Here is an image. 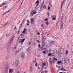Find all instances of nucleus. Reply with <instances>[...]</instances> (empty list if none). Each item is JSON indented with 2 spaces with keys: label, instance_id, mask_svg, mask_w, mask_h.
I'll use <instances>...</instances> for the list:
<instances>
[{
  "label": "nucleus",
  "instance_id": "f257e3e1",
  "mask_svg": "<svg viewBox=\"0 0 73 73\" xmlns=\"http://www.w3.org/2000/svg\"><path fill=\"white\" fill-rule=\"evenodd\" d=\"M8 70H9V67L8 66L6 67L5 69V73H8Z\"/></svg>",
  "mask_w": 73,
  "mask_h": 73
},
{
  "label": "nucleus",
  "instance_id": "f03ea898",
  "mask_svg": "<svg viewBox=\"0 0 73 73\" xmlns=\"http://www.w3.org/2000/svg\"><path fill=\"white\" fill-rule=\"evenodd\" d=\"M27 31V28H25V29H24V31L22 33V34H20V35L19 37H20V36H23L22 35H23V33H25L26 32V31Z\"/></svg>",
  "mask_w": 73,
  "mask_h": 73
},
{
  "label": "nucleus",
  "instance_id": "7ed1b4c3",
  "mask_svg": "<svg viewBox=\"0 0 73 73\" xmlns=\"http://www.w3.org/2000/svg\"><path fill=\"white\" fill-rule=\"evenodd\" d=\"M13 38H12L11 39H10L9 41V44H11L12 43V42H13Z\"/></svg>",
  "mask_w": 73,
  "mask_h": 73
},
{
  "label": "nucleus",
  "instance_id": "20e7f679",
  "mask_svg": "<svg viewBox=\"0 0 73 73\" xmlns=\"http://www.w3.org/2000/svg\"><path fill=\"white\" fill-rule=\"evenodd\" d=\"M19 61L18 60H17L16 62L15 63V65L16 66H18V64H19Z\"/></svg>",
  "mask_w": 73,
  "mask_h": 73
},
{
  "label": "nucleus",
  "instance_id": "39448f33",
  "mask_svg": "<svg viewBox=\"0 0 73 73\" xmlns=\"http://www.w3.org/2000/svg\"><path fill=\"white\" fill-rule=\"evenodd\" d=\"M31 23L32 24H34V18H32L31 20Z\"/></svg>",
  "mask_w": 73,
  "mask_h": 73
},
{
  "label": "nucleus",
  "instance_id": "423d86ee",
  "mask_svg": "<svg viewBox=\"0 0 73 73\" xmlns=\"http://www.w3.org/2000/svg\"><path fill=\"white\" fill-rule=\"evenodd\" d=\"M33 15H34L33 13V11L32 10L31 12L30 15L31 16H33Z\"/></svg>",
  "mask_w": 73,
  "mask_h": 73
},
{
  "label": "nucleus",
  "instance_id": "0eeeda50",
  "mask_svg": "<svg viewBox=\"0 0 73 73\" xmlns=\"http://www.w3.org/2000/svg\"><path fill=\"white\" fill-rule=\"evenodd\" d=\"M9 72L11 73H12L13 72V69H10Z\"/></svg>",
  "mask_w": 73,
  "mask_h": 73
},
{
  "label": "nucleus",
  "instance_id": "6e6552de",
  "mask_svg": "<svg viewBox=\"0 0 73 73\" xmlns=\"http://www.w3.org/2000/svg\"><path fill=\"white\" fill-rule=\"evenodd\" d=\"M32 66H31V67H30V70H29V73H31L32 72Z\"/></svg>",
  "mask_w": 73,
  "mask_h": 73
},
{
  "label": "nucleus",
  "instance_id": "1a4fd4ad",
  "mask_svg": "<svg viewBox=\"0 0 73 73\" xmlns=\"http://www.w3.org/2000/svg\"><path fill=\"white\" fill-rule=\"evenodd\" d=\"M20 50H18L17 51H16V52H15V55H17V54H18V53L19 52V51H20Z\"/></svg>",
  "mask_w": 73,
  "mask_h": 73
},
{
  "label": "nucleus",
  "instance_id": "9d476101",
  "mask_svg": "<svg viewBox=\"0 0 73 73\" xmlns=\"http://www.w3.org/2000/svg\"><path fill=\"white\" fill-rule=\"evenodd\" d=\"M36 3L37 6L38 7V3H39V1H38V0H37L35 3V4Z\"/></svg>",
  "mask_w": 73,
  "mask_h": 73
},
{
  "label": "nucleus",
  "instance_id": "9b49d317",
  "mask_svg": "<svg viewBox=\"0 0 73 73\" xmlns=\"http://www.w3.org/2000/svg\"><path fill=\"white\" fill-rule=\"evenodd\" d=\"M64 4V1H63L61 4V9H62V6Z\"/></svg>",
  "mask_w": 73,
  "mask_h": 73
},
{
  "label": "nucleus",
  "instance_id": "f8f14e48",
  "mask_svg": "<svg viewBox=\"0 0 73 73\" xmlns=\"http://www.w3.org/2000/svg\"><path fill=\"white\" fill-rule=\"evenodd\" d=\"M25 56V55L24 54H23L21 55V58H24Z\"/></svg>",
  "mask_w": 73,
  "mask_h": 73
},
{
  "label": "nucleus",
  "instance_id": "ddd939ff",
  "mask_svg": "<svg viewBox=\"0 0 73 73\" xmlns=\"http://www.w3.org/2000/svg\"><path fill=\"white\" fill-rule=\"evenodd\" d=\"M57 63L58 64V65H59V64H61V61L60 60H59L57 62Z\"/></svg>",
  "mask_w": 73,
  "mask_h": 73
},
{
  "label": "nucleus",
  "instance_id": "4468645a",
  "mask_svg": "<svg viewBox=\"0 0 73 73\" xmlns=\"http://www.w3.org/2000/svg\"><path fill=\"white\" fill-rule=\"evenodd\" d=\"M9 10H8V11H7L5 12V13H4L3 15H5L6 13H8V12H9Z\"/></svg>",
  "mask_w": 73,
  "mask_h": 73
},
{
  "label": "nucleus",
  "instance_id": "2eb2a0df",
  "mask_svg": "<svg viewBox=\"0 0 73 73\" xmlns=\"http://www.w3.org/2000/svg\"><path fill=\"white\" fill-rule=\"evenodd\" d=\"M64 25V24L63 23H62L61 26V27L60 28V29H62V28H63V25Z\"/></svg>",
  "mask_w": 73,
  "mask_h": 73
},
{
  "label": "nucleus",
  "instance_id": "dca6fc26",
  "mask_svg": "<svg viewBox=\"0 0 73 73\" xmlns=\"http://www.w3.org/2000/svg\"><path fill=\"white\" fill-rule=\"evenodd\" d=\"M52 54L51 53H49L48 54V56H52Z\"/></svg>",
  "mask_w": 73,
  "mask_h": 73
},
{
  "label": "nucleus",
  "instance_id": "f3484780",
  "mask_svg": "<svg viewBox=\"0 0 73 73\" xmlns=\"http://www.w3.org/2000/svg\"><path fill=\"white\" fill-rule=\"evenodd\" d=\"M45 24H46V25H49V22L48 21H46L45 22Z\"/></svg>",
  "mask_w": 73,
  "mask_h": 73
},
{
  "label": "nucleus",
  "instance_id": "a211bd4d",
  "mask_svg": "<svg viewBox=\"0 0 73 73\" xmlns=\"http://www.w3.org/2000/svg\"><path fill=\"white\" fill-rule=\"evenodd\" d=\"M25 38H24L23 39H22L21 40V42H24L25 41Z\"/></svg>",
  "mask_w": 73,
  "mask_h": 73
},
{
  "label": "nucleus",
  "instance_id": "6ab92c4d",
  "mask_svg": "<svg viewBox=\"0 0 73 73\" xmlns=\"http://www.w3.org/2000/svg\"><path fill=\"white\" fill-rule=\"evenodd\" d=\"M48 20V18H47L46 19H44V21H47Z\"/></svg>",
  "mask_w": 73,
  "mask_h": 73
},
{
  "label": "nucleus",
  "instance_id": "aec40b11",
  "mask_svg": "<svg viewBox=\"0 0 73 73\" xmlns=\"http://www.w3.org/2000/svg\"><path fill=\"white\" fill-rule=\"evenodd\" d=\"M52 19L53 20H56V17H53L52 18Z\"/></svg>",
  "mask_w": 73,
  "mask_h": 73
},
{
  "label": "nucleus",
  "instance_id": "412c9836",
  "mask_svg": "<svg viewBox=\"0 0 73 73\" xmlns=\"http://www.w3.org/2000/svg\"><path fill=\"white\" fill-rule=\"evenodd\" d=\"M45 41H44H44H42V44H43V45H45Z\"/></svg>",
  "mask_w": 73,
  "mask_h": 73
},
{
  "label": "nucleus",
  "instance_id": "4be33fe9",
  "mask_svg": "<svg viewBox=\"0 0 73 73\" xmlns=\"http://www.w3.org/2000/svg\"><path fill=\"white\" fill-rule=\"evenodd\" d=\"M25 19H24L22 21V22L21 24L22 25H23V23H24V21H25Z\"/></svg>",
  "mask_w": 73,
  "mask_h": 73
},
{
  "label": "nucleus",
  "instance_id": "5701e85b",
  "mask_svg": "<svg viewBox=\"0 0 73 73\" xmlns=\"http://www.w3.org/2000/svg\"><path fill=\"white\" fill-rule=\"evenodd\" d=\"M22 25H22L21 24L20 25V27H19V30H20V29H21V27H22Z\"/></svg>",
  "mask_w": 73,
  "mask_h": 73
},
{
  "label": "nucleus",
  "instance_id": "b1692460",
  "mask_svg": "<svg viewBox=\"0 0 73 73\" xmlns=\"http://www.w3.org/2000/svg\"><path fill=\"white\" fill-rule=\"evenodd\" d=\"M64 62H65V63H66V58H64Z\"/></svg>",
  "mask_w": 73,
  "mask_h": 73
},
{
  "label": "nucleus",
  "instance_id": "393cba45",
  "mask_svg": "<svg viewBox=\"0 0 73 73\" xmlns=\"http://www.w3.org/2000/svg\"><path fill=\"white\" fill-rule=\"evenodd\" d=\"M41 7H42V8H44V7H45V5H42Z\"/></svg>",
  "mask_w": 73,
  "mask_h": 73
},
{
  "label": "nucleus",
  "instance_id": "a878e982",
  "mask_svg": "<svg viewBox=\"0 0 73 73\" xmlns=\"http://www.w3.org/2000/svg\"><path fill=\"white\" fill-rule=\"evenodd\" d=\"M7 3H4L3 4H2V5H7Z\"/></svg>",
  "mask_w": 73,
  "mask_h": 73
},
{
  "label": "nucleus",
  "instance_id": "bb28decb",
  "mask_svg": "<svg viewBox=\"0 0 73 73\" xmlns=\"http://www.w3.org/2000/svg\"><path fill=\"white\" fill-rule=\"evenodd\" d=\"M41 48V49L42 48V49H43V50H45V49H46V48H43V47H42Z\"/></svg>",
  "mask_w": 73,
  "mask_h": 73
},
{
  "label": "nucleus",
  "instance_id": "cd10ccee",
  "mask_svg": "<svg viewBox=\"0 0 73 73\" xmlns=\"http://www.w3.org/2000/svg\"><path fill=\"white\" fill-rule=\"evenodd\" d=\"M43 53H44V54H46V51H42Z\"/></svg>",
  "mask_w": 73,
  "mask_h": 73
},
{
  "label": "nucleus",
  "instance_id": "c85d7f7f",
  "mask_svg": "<svg viewBox=\"0 0 73 73\" xmlns=\"http://www.w3.org/2000/svg\"><path fill=\"white\" fill-rule=\"evenodd\" d=\"M54 62L53 60L51 62V64H54Z\"/></svg>",
  "mask_w": 73,
  "mask_h": 73
},
{
  "label": "nucleus",
  "instance_id": "c756f323",
  "mask_svg": "<svg viewBox=\"0 0 73 73\" xmlns=\"http://www.w3.org/2000/svg\"><path fill=\"white\" fill-rule=\"evenodd\" d=\"M68 50H67L66 51V54H68Z\"/></svg>",
  "mask_w": 73,
  "mask_h": 73
},
{
  "label": "nucleus",
  "instance_id": "7c9ffc66",
  "mask_svg": "<svg viewBox=\"0 0 73 73\" xmlns=\"http://www.w3.org/2000/svg\"><path fill=\"white\" fill-rule=\"evenodd\" d=\"M37 41L38 43H40L41 42V41H39V40H37Z\"/></svg>",
  "mask_w": 73,
  "mask_h": 73
},
{
  "label": "nucleus",
  "instance_id": "2f4dec72",
  "mask_svg": "<svg viewBox=\"0 0 73 73\" xmlns=\"http://www.w3.org/2000/svg\"><path fill=\"white\" fill-rule=\"evenodd\" d=\"M34 14H36V13H37V12L36 11H33Z\"/></svg>",
  "mask_w": 73,
  "mask_h": 73
},
{
  "label": "nucleus",
  "instance_id": "473e14b6",
  "mask_svg": "<svg viewBox=\"0 0 73 73\" xmlns=\"http://www.w3.org/2000/svg\"><path fill=\"white\" fill-rule=\"evenodd\" d=\"M27 21L28 23H30V21H29V20H27Z\"/></svg>",
  "mask_w": 73,
  "mask_h": 73
},
{
  "label": "nucleus",
  "instance_id": "72a5a7b5",
  "mask_svg": "<svg viewBox=\"0 0 73 73\" xmlns=\"http://www.w3.org/2000/svg\"><path fill=\"white\" fill-rule=\"evenodd\" d=\"M64 68L63 67H62V68H61V70H63Z\"/></svg>",
  "mask_w": 73,
  "mask_h": 73
},
{
  "label": "nucleus",
  "instance_id": "f704fd0d",
  "mask_svg": "<svg viewBox=\"0 0 73 73\" xmlns=\"http://www.w3.org/2000/svg\"><path fill=\"white\" fill-rule=\"evenodd\" d=\"M41 26L43 28H44V24H42L41 25Z\"/></svg>",
  "mask_w": 73,
  "mask_h": 73
},
{
  "label": "nucleus",
  "instance_id": "c9c22d12",
  "mask_svg": "<svg viewBox=\"0 0 73 73\" xmlns=\"http://www.w3.org/2000/svg\"><path fill=\"white\" fill-rule=\"evenodd\" d=\"M35 66L36 67L37 66V62H36Z\"/></svg>",
  "mask_w": 73,
  "mask_h": 73
},
{
  "label": "nucleus",
  "instance_id": "e433bc0d",
  "mask_svg": "<svg viewBox=\"0 0 73 73\" xmlns=\"http://www.w3.org/2000/svg\"><path fill=\"white\" fill-rule=\"evenodd\" d=\"M38 47L39 48H40V44H38Z\"/></svg>",
  "mask_w": 73,
  "mask_h": 73
},
{
  "label": "nucleus",
  "instance_id": "4c0bfd02",
  "mask_svg": "<svg viewBox=\"0 0 73 73\" xmlns=\"http://www.w3.org/2000/svg\"><path fill=\"white\" fill-rule=\"evenodd\" d=\"M48 72H49V71H45V73H48Z\"/></svg>",
  "mask_w": 73,
  "mask_h": 73
},
{
  "label": "nucleus",
  "instance_id": "58836bf2",
  "mask_svg": "<svg viewBox=\"0 0 73 73\" xmlns=\"http://www.w3.org/2000/svg\"><path fill=\"white\" fill-rule=\"evenodd\" d=\"M27 50H28V52H29V48H27Z\"/></svg>",
  "mask_w": 73,
  "mask_h": 73
},
{
  "label": "nucleus",
  "instance_id": "ea45409f",
  "mask_svg": "<svg viewBox=\"0 0 73 73\" xmlns=\"http://www.w3.org/2000/svg\"><path fill=\"white\" fill-rule=\"evenodd\" d=\"M45 1H43V2L42 3V5H44V2Z\"/></svg>",
  "mask_w": 73,
  "mask_h": 73
},
{
  "label": "nucleus",
  "instance_id": "a19ab883",
  "mask_svg": "<svg viewBox=\"0 0 73 73\" xmlns=\"http://www.w3.org/2000/svg\"><path fill=\"white\" fill-rule=\"evenodd\" d=\"M20 50L19 51H21V48H19L18 50Z\"/></svg>",
  "mask_w": 73,
  "mask_h": 73
},
{
  "label": "nucleus",
  "instance_id": "79ce46f5",
  "mask_svg": "<svg viewBox=\"0 0 73 73\" xmlns=\"http://www.w3.org/2000/svg\"><path fill=\"white\" fill-rule=\"evenodd\" d=\"M42 65H43L44 66V65L45 66H46V64L44 63H43V64Z\"/></svg>",
  "mask_w": 73,
  "mask_h": 73
},
{
  "label": "nucleus",
  "instance_id": "37998d69",
  "mask_svg": "<svg viewBox=\"0 0 73 73\" xmlns=\"http://www.w3.org/2000/svg\"><path fill=\"white\" fill-rule=\"evenodd\" d=\"M54 60H57V58H54Z\"/></svg>",
  "mask_w": 73,
  "mask_h": 73
},
{
  "label": "nucleus",
  "instance_id": "c03bdc74",
  "mask_svg": "<svg viewBox=\"0 0 73 73\" xmlns=\"http://www.w3.org/2000/svg\"><path fill=\"white\" fill-rule=\"evenodd\" d=\"M42 68H44V65H42Z\"/></svg>",
  "mask_w": 73,
  "mask_h": 73
},
{
  "label": "nucleus",
  "instance_id": "a18cd8bd",
  "mask_svg": "<svg viewBox=\"0 0 73 73\" xmlns=\"http://www.w3.org/2000/svg\"><path fill=\"white\" fill-rule=\"evenodd\" d=\"M37 34L38 35H40V33L39 32L37 33Z\"/></svg>",
  "mask_w": 73,
  "mask_h": 73
},
{
  "label": "nucleus",
  "instance_id": "49530a36",
  "mask_svg": "<svg viewBox=\"0 0 73 73\" xmlns=\"http://www.w3.org/2000/svg\"><path fill=\"white\" fill-rule=\"evenodd\" d=\"M44 38L45 40H46V36H44Z\"/></svg>",
  "mask_w": 73,
  "mask_h": 73
},
{
  "label": "nucleus",
  "instance_id": "de8ad7c7",
  "mask_svg": "<svg viewBox=\"0 0 73 73\" xmlns=\"http://www.w3.org/2000/svg\"><path fill=\"white\" fill-rule=\"evenodd\" d=\"M48 10H49V9H50V7H49V6L48 7Z\"/></svg>",
  "mask_w": 73,
  "mask_h": 73
},
{
  "label": "nucleus",
  "instance_id": "09e8293b",
  "mask_svg": "<svg viewBox=\"0 0 73 73\" xmlns=\"http://www.w3.org/2000/svg\"><path fill=\"white\" fill-rule=\"evenodd\" d=\"M51 43L52 44H54V42H51Z\"/></svg>",
  "mask_w": 73,
  "mask_h": 73
},
{
  "label": "nucleus",
  "instance_id": "8fccbe9b",
  "mask_svg": "<svg viewBox=\"0 0 73 73\" xmlns=\"http://www.w3.org/2000/svg\"><path fill=\"white\" fill-rule=\"evenodd\" d=\"M27 25L29 26V24L27 23Z\"/></svg>",
  "mask_w": 73,
  "mask_h": 73
},
{
  "label": "nucleus",
  "instance_id": "3c124183",
  "mask_svg": "<svg viewBox=\"0 0 73 73\" xmlns=\"http://www.w3.org/2000/svg\"><path fill=\"white\" fill-rule=\"evenodd\" d=\"M47 15H48V17H49V13H48V14H47Z\"/></svg>",
  "mask_w": 73,
  "mask_h": 73
},
{
  "label": "nucleus",
  "instance_id": "603ef678",
  "mask_svg": "<svg viewBox=\"0 0 73 73\" xmlns=\"http://www.w3.org/2000/svg\"><path fill=\"white\" fill-rule=\"evenodd\" d=\"M53 16V17H56V16L55 15H54Z\"/></svg>",
  "mask_w": 73,
  "mask_h": 73
},
{
  "label": "nucleus",
  "instance_id": "864d4df0",
  "mask_svg": "<svg viewBox=\"0 0 73 73\" xmlns=\"http://www.w3.org/2000/svg\"><path fill=\"white\" fill-rule=\"evenodd\" d=\"M36 60L34 61V63H35V62L36 63Z\"/></svg>",
  "mask_w": 73,
  "mask_h": 73
},
{
  "label": "nucleus",
  "instance_id": "5fc2aeb1",
  "mask_svg": "<svg viewBox=\"0 0 73 73\" xmlns=\"http://www.w3.org/2000/svg\"><path fill=\"white\" fill-rule=\"evenodd\" d=\"M27 70H26V71H25L24 73H27Z\"/></svg>",
  "mask_w": 73,
  "mask_h": 73
},
{
  "label": "nucleus",
  "instance_id": "6e6d98bb",
  "mask_svg": "<svg viewBox=\"0 0 73 73\" xmlns=\"http://www.w3.org/2000/svg\"><path fill=\"white\" fill-rule=\"evenodd\" d=\"M23 1H22V3H21V5H22V4H23Z\"/></svg>",
  "mask_w": 73,
  "mask_h": 73
},
{
  "label": "nucleus",
  "instance_id": "4d7b16f0",
  "mask_svg": "<svg viewBox=\"0 0 73 73\" xmlns=\"http://www.w3.org/2000/svg\"><path fill=\"white\" fill-rule=\"evenodd\" d=\"M34 45H36V43H34Z\"/></svg>",
  "mask_w": 73,
  "mask_h": 73
},
{
  "label": "nucleus",
  "instance_id": "13d9d810",
  "mask_svg": "<svg viewBox=\"0 0 73 73\" xmlns=\"http://www.w3.org/2000/svg\"><path fill=\"white\" fill-rule=\"evenodd\" d=\"M16 48H17L16 47H15V48H14V49H16Z\"/></svg>",
  "mask_w": 73,
  "mask_h": 73
},
{
  "label": "nucleus",
  "instance_id": "bf43d9fd",
  "mask_svg": "<svg viewBox=\"0 0 73 73\" xmlns=\"http://www.w3.org/2000/svg\"><path fill=\"white\" fill-rule=\"evenodd\" d=\"M7 23H8V22H7L5 24V25H7Z\"/></svg>",
  "mask_w": 73,
  "mask_h": 73
},
{
  "label": "nucleus",
  "instance_id": "052dcab7",
  "mask_svg": "<svg viewBox=\"0 0 73 73\" xmlns=\"http://www.w3.org/2000/svg\"><path fill=\"white\" fill-rule=\"evenodd\" d=\"M19 32H20V31H18V34H19Z\"/></svg>",
  "mask_w": 73,
  "mask_h": 73
},
{
  "label": "nucleus",
  "instance_id": "680f3d73",
  "mask_svg": "<svg viewBox=\"0 0 73 73\" xmlns=\"http://www.w3.org/2000/svg\"><path fill=\"white\" fill-rule=\"evenodd\" d=\"M16 28H17V27H16H16H15V29H14V30H15V29H16Z\"/></svg>",
  "mask_w": 73,
  "mask_h": 73
},
{
  "label": "nucleus",
  "instance_id": "e2e57ef3",
  "mask_svg": "<svg viewBox=\"0 0 73 73\" xmlns=\"http://www.w3.org/2000/svg\"><path fill=\"white\" fill-rule=\"evenodd\" d=\"M51 18H52H52H53V15H51Z\"/></svg>",
  "mask_w": 73,
  "mask_h": 73
},
{
  "label": "nucleus",
  "instance_id": "0e129e2a",
  "mask_svg": "<svg viewBox=\"0 0 73 73\" xmlns=\"http://www.w3.org/2000/svg\"><path fill=\"white\" fill-rule=\"evenodd\" d=\"M17 73H20V72H18Z\"/></svg>",
  "mask_w": 73,
  "mask_h": 73
},
{
  "label": "nucleus",
  "instance_id": "69168bd1",
  "mask_svg": "<svg viewBox=\"0 0 73 73\" xmlns=\"http://www.w3.org/2000/svg\"><path fill=\"white\" fill-rule=\"evenodd\" d=\"M21 44H23V42H21Z\"/></svg>",
  "mask_w": 73,
  "mask_h": 73
},
{
  "label": "nucleus",
  "instance_id": "338daca9",
  "mask_svg": "<svg viewBox=\"0 0 73 73\" xmlns=\"http://www.w3.org/2000/svg\"><path fill=\"white\" fill-rule=\"evenodd\" d=\"M42 70V72H41V73H42V70Z\"/></svg>",
  "mask_w": 73,
  "mask_h": 73
},
{
  "label": "nucleus",
  "instance_id": "774afa93",
  "mask_svg": "<svg viewBox=\"0 0 73 73\" xmlns=\"http://www.w3.org/2000/svg\"><path fill=\"white\" fill-rule=\"evenodd\" d=\"M7 7V6H6L5 7V8H6Z\"/></svg>",
  "mask_w": 73,
  "mask_h": 73
}]
</instances>
